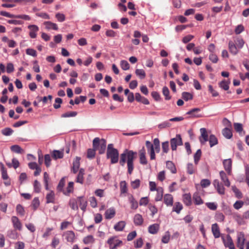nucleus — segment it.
Masks as SVG:
<instances>
[{
	"instance_id": "28",
	"label": "nucleus",
	"mask_w": 249,
	"mask_h": 249,
	"mask_svg": "<svg viewBox=\"0 0 249 249\" xmlns=\"http://www.w3.org/2000/svg\"><path fill=\"white\" fill-rule=\"evenodd\" d=\"M85 170L81 168L80 169L78 175L76 178V182L81 184H83L84 181V175Z\"/></svg>"
},
{
	"instance_id": "52",
	"label": "nucleus",
	"mask_w": 249,
	"mask_h": 249,
	"mask_svg": "<svg viewBox=\"0 0 249 249\" xmlns=\"http://www.w3.org/2000/svg\"><path fill=\"white\" fill-rule=\"evenodd\" d=\"M234 127L235 131L239 133H242L243 131L242 124L240 123H234Z\"/></svg>"
},
{
	"instance_id": "37",
	"label": "nucleus",
	"mask_w": 249,
	"mask_h": 249,
	"mask_svg": "<svg viewBox=\"0 0 249 249\" xmlns=\"http://www.w3.org/2000/svg\"><path fill=\"white\" fill-rule=\"evenodd\" d=\"M121 194H125L127 192V184L125 181H122L120 183Z\"/></svg>"
},
{
	"instance_id": "8",
	"label": "nucleus",
	"mask_w": 249,
	"mask_h": 249,
	"mask_svg": "<svg viewBox=\"0 0 249 249\" xmlns=\"http://www.w3.org/2000/svg\"><path fill=\"white\" fill-rule=\"evenodd\" d=\"M63 236L67 242L73 243L75 240V235L74 232L72 231H68L64 232Z\"/></svg>"
},
{
	"instance_id": "39",
	"label": "nucleus",
	"mask_w": 249,
	"mask_h": 249,
	"mask_svg": "<svg viewBox=\"0 0 249 249\" xmlns=\"http://www.w3.org/2000/svg\"><path fill=\"white\" fill-rule=\"evenodd\" d=\"M182 208V205L180 202H176L173 207V211L176 212L177 213H179Z\"/></svg>"
},
{
	"instance_id": "35",
	"label": "nucleus",
	"mask_w": 249,
	"mask_h": 249,
	"mask_svg": "<svg viewBox=\"0 0 249 249\" xmlns=\"http://www.w3.org/2000/svg\"><path fill=\"white\" fill-rule=\"evenodd\" d=\"M222 134L223 136L227 139H230L232 136L231 131L229 128L226 127L223 129Z\"/></svg>"
},
{
	"instance_id": "42",
	"label": "nucleus",
	"mask_w": 249,
	"mask_h": 249,
	"mask_svg": "<svg viewBox=\"0 0 249 249\" xmlns=\"http://www.w3.org/2000/svg\"><path fill=\"white\" fill-rule=\"evenodd\" d=\"M55 17L57 21L60 22L64 21L66 19L65 15L61 13H57L55 15Z\"/></svg>"
},
{
	"instance_id": "21",
	"label": "nucleus",
	"mask_w": 249,
	"mask_h": 249,
	"mask_svg": "<svg viewBox=\"0 0 249 249\" xmlns=\"http://www.w3.org/2000/svg\"><path fill=\"white\" fill-rule=\"evenodd\" d=\"M133 221L135 225L141 226L143 223V219L141 214L137 213L134 215Z\"/></svg>"
},
{
	"instance_id": "20",
	"label": "nucleus",
	"mask_w": 249,
	"mask_h": 249,
	"mask_svg": "<svg viewBox=\"0 0 249 249\" xmlns=\"http://www.w3.org/2000/svg\"><path fill=\"white\" fill-rule=\"evenodd\" d=\"M140 154V162L142 164H146L147 163L145 157V151L144 148H142L139 151Z\"/></svg>"
},
{
	"instance_id": "47",
	"label": "nucleus",
	"mask_w": 249,
	"mask_h": 249,
	"mask_svg": "<svg viewBox=\"0 0 249 249\" xmlns=\"http://www.w3.org/2000/svg\"><path fill=\"white\" fill-rule=\"evenodd\" d=\"M16 211L17 213L21 216H23L24 215V209L20 204L17 205L16 207Z\"/></svg>"
},
{
	"instance_id": "41",
	"label": "nucleus",
	"mask_w": 249,
	"mask_h": 249,
	"mask_svg": "<svg viewBox=\"0 0 249 249\" xmlns=\"http://www.w3.org/2000/svg\"><path fill=\"white\" fill-rule=\"evenodd\" d=\"M182 97L184 100L187 101L188 100H192L193 99V95L189 92H183L182 93Z\"/></svg>"
},
{
	"instance_id": "50",
	"label": "nucleus",
	"mask_w": 249,
	"mask_h": 249,
	"mask_svg": "<svg viewBox=\"0 0 249 249\" xmlns=\"http://www.w3.org/2000/svg\"><path fill=\"white\" fill-rule=\"evenodd\" d=\"M40 205V202L38 197H35L32 201V206L35 210L39 207Z\"/></svg>"
},
{
	"instance_id": "46",
	"label": "nucleus",
	"mask_w": 249,
	"mask_h": 249,
	"mask_svg": "<svg viewBox=\"0 0 249 249\" xmlns=\"http://www.w3.org/2000/svg\"><path fill=\"white\" fill-rule=\"evenodd\" d=\"M15 18H20L25 21H29L31 20V17L28 15L25 14L16 15Z\"/></svg>"
},
{
	"instance_id": "25",
	"label": "nucleus",
	"mask_w": 249,
	"mask_h": 249,
	"mask_svg": "<svg viewBox=\"0 0 249 249\" xmlns=\"http://www.w3.org/2000/svg\"><path fill=\"white\" fill-rule=\"evenodd\" d=\"M157 194L155 200L156 201H161L163 198V189L162 187H158L157 190Z\"/></svg>"
},
{
	"instance_id": "4",
	"label": "nucleus",
	"mask_w": 249,
	"mask_h": 249,
	"mask_svg": "<svg viewBox=\"0 0 249 249\" xmlns=\"http://www.w3.org/2000/svg\"><path fill=\"white\" fill-rule=\"evenodd\" d=\"M93 147L99 153H104L106 149V142L104 139L100 140L99 138H95L93 141Z\"/></svg>"
},
{
	"instance_id": "63",
	"label": "nucleus",
	"mask_w": 249,
	"mask_h": 249,
	"mask_svg": "<svg viewBox=\"0 0 249 249\" xmlns=\"http://www.w3.org/2000/svg\"><path fill=\"white\" fill-rule=\"evenodd\" d=\"M26 53L27 54L29 55H31L34 57L36 56V52L35 50L33 49L28 48L26 49Z\"/></svg>"
},
{
	"instance_id": "53",
	"label": "nucleus",
	"mask_w": 249,
	"mask_h": 249,
	"mask_svg": "<svg viewBox=\"0 0 249 249\" xmlns=\"http://www.w3.org/2000/svg\"><path fill=\"white\" fill-rule=\"evenodd\" d=\"M162 93L166 100H169L171 97L169 95V90L167 87H164L162 89Z\"/></svg>"
},
{
	"instance_id": "64",
	"label": "nucleus",
	"mask_w": 249,
	"mask_h": 249,
	"mask_svg": "<svg viewBox=\"0 0 249 249\" xmlns=\"http://www.w3.org/2000/svg\"><path fill=\"white\" fill-rule=\"evenodd\" d=\"M25 244L23 242L18 241L15 243V249H24Z\"/></svg>"
},
{
	"instance_id": "38",
	"label": "nucleus",
	"mask_w": 249,
	"mask_h": 249,
	"mask_svg": "<svg viewBox=\"0 0 249 249\" xmlns=\"http://www.w3.org/2000/svg\"><path fill=\"white\" fill-rule=\"evenodd\" d=\"M53 158L54 159H61L63 157V153L59 150H54L53 153Z\"/></svg>"
},
{
	"instance_id": "18",
	"label": "nucleus",
	"mask_w": 249,
	"mask_h": 249,
	"mask_svg": "<svg viewBox=\"0 0 249 249\" xmlns=\"http://www.w3.org/2000/svg\"><path fill=\"white\" fill-rule=\"evenodd\" d=\"M193 200L194 203L196 205H200L203 204L204 203L198 192H196L194 194L193 196Z\"/></svg>"
},
{
	"instance_id": "40",
	"label": "nucleus",
	"mask_w": 249,
	"mask_h": 249,
	"mask_svg": "<svg viewBox=\"0 0 249 249\" xmlns=\"http://www.w3.org/2000/svg\"><path fill=\"white\" fill-rule=\"evenodd\" d=\"M170 239V233L169 231L165 232L164 235L162 236L161 241L163 243L167 244L169 242Z\"/></svg>"
},
{
	"instance_id": "9",
	"label": "nucleus",
	"mask_w": 249,
	"mask_h": 249,
	"mask_svg": "<svg viewBox=\"0 0 249 249\" xmlns=\"http://www.w3.org/2000/svg\"><path fill=\"white\" fill-rule=\"evenodd\" d=\"M28 29L29 30V35L31 38H35L37 36V33L39 31L38 27L34 24L28 26Z\"/></svg>"
},
{
	"instance_id": "60",
	"label": "nucleus",
	"mask_w": 249,
	"mask_h": 249,
	"mask_svg": "<svg viewBox=\"0 0 249 249\" xmlns=\"http://www.w3.org/2000/svg\"><path fill=\"white\" fill-rule=\"evenodd\" d=\"M206 205L208 208L211 210H215L217 209V205L214 202H207L206 203Z\"/></svg>"
},
{
	"instance_id": "22",
	"label": "nucleus",
	"mask_w": 249,
	"mask_h": 249,
	"mask_svg": "<svg viewBox=\"0 0 249 249\" xmlns=\"http://www.w3.org/2000/svg\"><path fill=\"white\" fill-rule=\"evenodd\" d=\"M212 231L215 238H217L220 237V232L219 228L216 223L213 224L212 225Z\"/></svg>"
},
{
	"instance_id": "31",
	"label": "nucleus",
	"mask_w": 249,
	"mask_h": 249,
	"mask_svg": "<svg viewBox=\"0 0 249 249\" xmlns=\"http://www.w3.org/2000/svg\"><path fill=\"white\" fill-rule=\"evenodd\" d=\"M183 201L187 206H190L192 204L191 196L189 194H186L183 196Z\"/></svg>"
},
{
	"instance_id": "17",
	"label": "nucleus",
	"mask_w": 249,
	"mask_h": 249,
	"mask_svg": "<svg viewBox=\"0 0 249 249\" xmlns=\"http://www.w3.org/2000/svg\"><path fill=\"white\" fill-rule=\"evenodd\" d=\"M43 24L45 25V28L48 30L51 29L57 30L58 29L57 25L56 23H53L50 21H45L43 23Z\"/></svg>"
},
{
	"instance_id": "29",
	"label": "nucleus",
	"mask_w": 249,
	"mask_h": 249,
	"mask_svg": "<svg viewBox=\"0 0 249 249\" xmlns=\"http://www.w3.org/2000/svg\"><path fill=\"white\" fill-rule=\"evenodd\" d=\"M230 84V81L229 80H224L219 83V86L223 89L227 90L229 89Z\"/></svg>"
},
{
	"instance_id": "61",
	"label": "nucleus",
	"mask_w": 249,
	"mask_h": 249,
	"mask_svg": "<svg viewBox=\"0 0 249 249\" xmlns=\"http://www.w3.org/2000/svg\"><path fill=\"white\" fill-rule=\"evenodd\" d=\"M211 184V181L208 179H203L201 180L200 185L203 188L208 187Z\"/></svg>"
},
{
	"instance_id": "11",
	"label": "nucleus",
	"mask_w": 249,
	"mask_h": 249,
	"mask_svg": "<svg viewBox=\"0 0 249 249\" xmlns=\"http://www.w3.org/2000/svg\"><path fill=\"white\" fill-rule=\"evenodd\" d=\"M213 184L215 188L217 190L218 193L220 195H223L225 193V188L223 185L219 182L218 179L214 180Z\"/></svg>"
},
{
	"instance_id": "34",
	"label": "nucleus",
	"mask_w": 249,
	"mask_h": 249,
	"mask_svg": "<svg viewBox=\"0 0 249 249\" xmlns=\"http://www.w3.org/2000/svg\"><path fill=\"white\" fill-rule=\"evenodd\" d=\"M83 241L85 244H92L95 241V239L91 235H89L83 238Z\"/></svg>"
},
{
	"instance_id": "36",
	"label": "nucleus",
	"mask_w": 249,
	"mask_h": 249,
	"mask_svg": "<svg viewBox=\"0 0 249 249\" xmlns=\"http://www.w3.org/2000/svg\"><path fill=\"white\" fill-rule=\"evenodd\" d=\"M210 143V147H212L216 145L218 143V141L216 137L213 135H211L208 139Z\"/></svg>"
},
{
	"instance_id": "55",
	"label": "nucleus",
	"mask_w": 249,
	"mask_h": 249,
	"mask_svg": "<svg viewBox=\"0 0 249 249\" xmlns=\"http://www.w3.org/2000/svg\"><path fill=\"white\" fill-rule=\"evenodd\" d=\"M95 149H89L87 151V158L89 159H92L95 157Z\"/></svg>"
},
{
	"instance_id": "12",
	"label": "nucleus",
	"mask_w": 249,
	"mask_h": 249,
	"mask_svg": "<svg viewBox=\"0 0 249 249\" xmlns=\"http://www.w3.org/2000/svg\"><path fill=\"white\" fill-rule=\"evenodd\" d=\"M11 221L14 228L21 231L22 229V224L19 219L15 216L11 217Z\"/></svg>"
},
{
	"instance_id": "1",
	"label": "nucleus",
	"mask_w": 249,
	"mask_h": 249,
	"mask_svg": "<svg viewBox=\"0 0 249 249\" xmlns=\"http://www.w3.org/2000/svg\"><path fill=\"white\" fill-rule=\"evenodd\" d=\"M137 153L132 150L125 149L123 153L121 154L119 163L121 165L124 166L127 163L128 173L131 174L134 169L133 162L136 158Z\"/></svg>"
},
{
	"instance_id": "23",
	"label": "nucleus",
	"mask_w": 249,
	"mask_h": 249,
	"mask_svg": "<svg viewBox=\"0 0 249 249\" xmlns=\"http://www.w3.org/2000/svg\"><path fill=\"white\" fill-rule=\"evenodd\" d=\"M116 212L114 208H110L105 212V217L106 219H110L113 218Z\"/></svg>"
},
{
	"instance_id": "57",
	"label": "nucleus",
	"mask_w": 249,
	"mask_h": 249,
	"mask_svg": "<svg viewBox=\"0 0 249 249\" xmlns=\"http://www.w3.org/2000/svg\"><path fill=\"white\" fill-rule=\"evenodd\" d=\"M69 205L71 208L73 210H78V206L77 203L74 199H71L70 200Z\"/></svg>"
},
{
	"instance_id": "2",
	"label": "nucleus",
	"mask_w": 249,
	"mask_h": 249,
	"mask_svg": "<svg viewBox=\"0 0 249 249\" xmlns=\"http://www.w3.org/2000/svg\"><path fill=\"white\" fill-rule=\"evenodd\" d=\"M107 158L111 160L112 164L118 162L119 160V152L117 149L113 148L112 144H109L107 146Z\"/></svg>"
},
{
	"instance_id": "48",
	"label": "nucleus",
	"mask_w": 249,
	"mask_h": 249,
	"mask_svg": "<svg viewBox=\"0 0 249 249\" xmlns=\"http://www.w3.org/2000/svg\"><path fill=\"white\" fill-rule=\"evenodd\" d=\"M11 150L17 153H21L23 151L22 148L18 145H14L11 147Z\"/></svg>"
},
{
	"instance_id": "14",
	"label": "nucleus",
	"mask_w": 249,
	"mask_h": 249,
	"mask_svg": "<svg viewBox=\"0 0 249 249\" xmlns=\"http://www.w3.org/2000/svg\"><path fill=\"white\" fill-rule=\"evenodd\" d=\"M245 241V235L243 233L240 232L237 235V247H244Z\"/></svg>"
},
{
	"instance_id": "56",
	"label": "nucleus",
	"mask_w": 249,
	"mask_h": 249,
	"mask_svg": "<svg viewBox=\"0 0 249 249\" xmlns=\"http://www.w3.org/2000/svg\"><path fill=\"white\" fill-rule=\"evenodd\" d=\"M140 185V180L139 179H135L131 182V186L133 189H136L139 188Z\"/></svg>"
},
{
	"instance_id": "24",
	"label": "nucleus",
	"mask_w": 249,
	"mask_h": 249,
	"mask_svg": "<svg viewBox=\"0 0 249 249\" xmlns=\"http://www.w3.org/2000/svg\"><path fill=\"white\" fill-rule=\"evenodd\" d=\"M160 229V225L158 224H153L148 227V232L152 234H155L158 232Z\"/></svg>"
},
{
	"instance_id": "27",
	"label": "nucleus",
	"mask_w": 249,
	"mask_h": 249,
	"mask_svg": "<svg viewBox=\"0 0 249 249\" xmlns=\"http://www.w3.org/2000/svg\"><path fill=\"white\" fill-rule=\"evenodd\" d=\"M126 223L124 221L118 222L114 226V229L116 231H122L125 227Z\"/></svg>"
},
{
	"instance_id": "62",
	"label": "nucleus",
	"mask_w": 249,
	"mask_h": 249,
	"mask_svg": "<svg viewBox=\"0 0 249 249\" xmlns=\"http://www.w3.org/2000/svg\"><path fill=\"white\" fill-rule=\"evenodd\" d=\"M162 149L163 152L165 153H168L169 151V142L166 141L162 143Z\"/></svg>"
},
{
	"instance_id": "33",
	"label": "nucleus",
	"mask_w": 249,
	"mask_h": 249,
	"mask_svg": "<svg viewBox=\"0 0 249 249\" xmlns=\"http://www.w3.org/2000/svg\"><path fill=\"white\" fill-rule=\"evenodd\" d=\"M166 167L170 170L171 172L173 174H175L177 172V169L175 167V165L173 163V162L171 161H167L166 162Z\"/></svg>"
},
{
	"instance_id": "13",
	"label": "nucleus",
	"mask_w": 249,
	"mask_h": 249,
	"mask_svg": "<svg viewBox=\"0 0 249 249\" xmlns=\"http://www.w3.org/2000/svg\"><path fill=\"white\" fill-rule=\"evenodd\" d=\"M164 203L167 206H172L173 204V197L172 195L166 194L163 196Z\"/></svg>"
},
{
	"instance_id": "5",
	"label": "nucleus",
	"mask_w": 249,
	"mask_h": 249,
	"mask_svg": "<svg viewBox=\"0 0 249 249\" xmlns=\"http://www.w3.org/2000/svg\"><path fill=\"white\" fill-rule=\"evenodd\" d=\"M109 246V249H115L122 245V241L117 238L116 236L109 238L107 241Z\"/></svg>"
},
{
	"instance_id": "19",
	"label": "nucleus",
	"mask_w": 249,
	"mask_h": 249,
	"mask_svg": "<svg viewBox=\"0 0 249 249\" xmlns=\"http://www.w3.org/2000/svg\"><path fill=\"white\" fill-rule=\"evenodd\" d=\"M80 159V157H76L73 161L72 170L74 173H77L79 168Z\"/></svg>"
},
{
	"instance_id": "10",
	"label": "nucleus",
	"mask_w": 249,
	"mask_h": 249,
	"mask_svg": "<svg viewBox=\"0 0 249 249\" xmlns=\"http://www.w3.org/2000/svg\"><path fill=\"white\" fill-rule=\"evenodd\" d=\"M201 135L199 138L200 143L202 144L205 143L208 141V135L205 128H201L200 129Z\"/></svg>"
},
{
	"instance_id": "15",
	"label": "nucleus",
	"mask_w": 249,
	"mask_h": 249,
	"mask_svg": "<svg viewBox=\"0 0 249 249\" xmlns=\"http://www.w3.org/2000/svg\"><path fill=\"white\" fill-rule=\"evenodd\" d=\"M223 165L225 170L230 175L231 171L232 161L231 159H229L225 160L223 161Z\"/></svg>"
},
{
	"instance_id": "49",
	"label": "nucleus",
	"mask_w": 249,
	"mask_h": 249,
	"mask_svg": "<svg viewBox=\"0 0 249 249\" xmlns=\"http://www.w3.org/2000/svg\"><path fill=\"white\" fill-rule=\"evenodd\" d=\"M65 184V178H63L60 180L58 185L57 186V190L58 191H63V187L64 186Z\"/></svg>"
},
{
	"instance_id": "7",
	"label": "nucleus",
	"mask_w": 249,
	"mask_h": 249,
	"mask_svg": "<svg viewBox=\"0 0 249 249\" xmlns=\"http://www.w3.org/2000/svg\"><path fill=\"white\" fill-rule=\"evenodd\" d=\"M222 239L226 248H228L229 249H235L233 241L229 235H227L226 237H222Z\"/></svg>"
},
{
	"instance_id": "58",
	"label": "nucleus",
	"mask_w": 249,
	"mask_h": 249,
	"mask_svg": "<svg viewBox=\"0 0 249 249\" xmlns=\"http://www.w3.org/2000/svg\"><path fill=\"white\" fill-rule=\"evenodd\" d=\"M89 201L90 202V205L92 208H96L97 206V200L95 197L92 196L89 198Z\"/></svg>"
},
{
	"instance_id": "26",
	"label": "nucleus",
	"mask_w": 249,
	"mask_h": 249,
	"mask_svg": "<svg viewBox=\"0 0 249 249\" xmlns=\"http://www.w3.org/2000/svg\"><path fill=\"white\" fill-rule=\"evenodd\" d=\"M128 200L131 205V209H136L138 207V204L137 201L134 198L133 196L131 194H129L128 195Z\"/></svg>"
},
{
	"instance_id": "30",
	"label": "nucleus",
	"mask_w": 249,
	"mask_h": 249,
	"mask_svg": "<svg viewBox=\"0 0 249 249\" xmlns=\"http://www.w3.org/2000/svg\"><path fill=\"white\" fill-rule=\"evenodd\" d=\"M73 182L71 181L68 184L66 190H63V193L64 195L68 196L70 193H72L73 191Z\"/></svg>"
},
{
	"instance_id": "16",
	"label": "nucleus",
	"mask_w": 249,
	"mask_h": 249,
	"mask_svg": "<svg viewBox=\"0 0 249 249\" xmlns=\"http://www.w3.org/2000/svg\"><path fill=\"white\" fill-rule=\"evenodd\" d=\"M219 175L221 180L224 184V185L227 187H230L231 185L230 182L228 178L226 173L224 171H221L220 172Z\"/></svg>"
},
{
	"instance_id": "32",
	"label": "nucleus",
	"mask_w": 249,
	"mask_h": 249,
	"mask_svg": "<svg viewBox=\"0 0 249 249\" xmlns=\"http://www.w3.org/2000/svg\"><path fill=\"white\" fill-rule=\"evenodd\" d=\"M54 193L53 191H51L46 195V203H54Z\"/></svg>"
},
{
	"instance_id": "44",
	"label": "nucleus",
	"mask_w": 249,
	"mask_h": 249,
	"mask_svg": "<svg viewBox=\"0 0 249 249\" xmlns=\"http://www.w3.org/2000/svg\"><path fill=\"white\" fill-rule=\"evenodd\" d=\"M135 73L141 79H143L146 75L144 71L142 69H136L135 71Z\"/></svg>"
},
{
	"instance_id": "54",
	"label": "nucleus",
	"mask_w": 249,
	"mask_h": 249,
	"mask_svg": "<svg viewBox=\"0 0 249 249\" xmlns=\"http://www.w3.org/2000/svg\"><path fill=\"white\" fill-rule=\"evenodd\" d=\"M13 132V130L9 127L5 128L1 131L2 134L4 136H10Z\"/></svg>"
},
{
	"instance_id": "6",
	"label": "nucleus",
	"mask_w": 249,
	"mask_h": 249,
	"mask_svg": "<svg viewBox=\"0 0 249 249\" xmlns=\"http://www.w3.org/2000/svg\"><path fill=\"white\" fill-rule=\"evenodd\" d=\"M170 143L172 150L173 151L176 150L178 146L183 144L181 135L180 134L176 135L175 138L170 140Z\"/></svg>"
},
{
	"instance_id": "59",
	"label": "nucleus",
	"mask_w": 249,
	"mask_h": 249,
	"mask_svg": "<svg viewBox=\"0 0 249 249\" xmlns=\"http://www.w3.org/2000/svg\"><path fill=\"white\" fill-rule=\"evenodd\" d=\"M244 204V203L242 201H236L233 204V207L236 210H239L243 207Z\"/></svg>"
},
{
	"instance_id": "45",
	"label": "nucleus",
	"mask_w": 249,
	"mask_h": 249,
	"mask_svg": "<svg viewBox=\"0 0 249 249\" xmlns=\"http://www.w3.org/2000/svg\"><path fill=\"white\" fill-rule=\"evenodd\" d=\"M120 66L121 68L124 71L128 70L130 66L128 62L126 60H122L120 62Z\"/></svg>"
},
{
	"instance_id": "43",
	"label": "nucleus",
	"mask_w": 249,
	"mask_h": 249,
	"mask_svg": "<svg viewBox=\"0 0 249 249\" xmlns=\"http://www.w3.org/2000/svg\"><path fill=\"white\" fill-rule=\"evenodd\" d=\"M201 156V151L200 149H198L195 154L194 155V162L196 164H197L200 160Z\"/></svg>"
},
{
	"instance_id": "3",
	"label": "nucleus",
	"mask_w": 249,
	"mask_h": 249,
	"mask_svg": "<svg viewBox=\"0 0 249 249\" xmlns=\"http://www.w3.org/2000/svg\"><path fill=\"white\" fill-rule=\"evenodd\" d=\"M245 44L243 39L238 38L235 41V43L230 41L229 43V48L230 52L234 54H236L238 52V49H241Z\"/></svg>"
},
{
	"instance_id": "51",
	"label": "nucleus",
	"mask_w": 249,
	"mask_h": 249,
	"mask_svg": "<svg viewBox=\"0 0 249 249\" xmlns=\"http://www.w3.org/2000/svg\"><path fill=\"white\" fill-rule=\"evenodd\" d=\"M143 243L142 239V238H139L134 242V247L135 248H140L142 246Z\"/></svg>"
}]
</instances>
